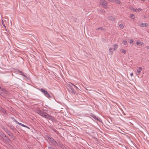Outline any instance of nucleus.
<instances>
[{"instance_id": "f257e3e1", "label": "nucleus", "mask_w": 149, "mask_h": 149, "mask_svg": "<svg viewBox=\"0 0 149 149\" xmlns=\"http://www.w3.org/2000/svg\"><path fill=\"white\" fill-rule=\"evenodd\" d=\"M37 113L48 119L52 120L54 119V117L44 112L43 111L38 110L37 111Z\"/></svg>"}, {"instance_id": "f03ea898", "label": "nucleus", "mask_w": 149, "mask_h": 149, "mask_svg": "<svg viewBox=\"0 0 149 149\" xmlns=\"http://www.w3.org/2000/svg\"><path fill=\"white\" fill-rule=\"evenodd\" d=\"M40 91L43 93V94L45 96L48 97H51V96L47 92V91L45 89L41 88L40 89Z\"/></svg>"}, {"instance_id": "7ed1b4c3", "label": "nucleus", "mask_w": 149, "mask_h": 149, "mask_svg": "<svg viewBox=\"0 0 149 149\" xmlns=\"http://www.w3.org/2000/svg\"><path fill=\"white\" fill-rule=\"evenodd\" d=\"M100 4L103 7L105 8L106 9L107 8V3L106 1L105 0H100Z\"/></svg>"}, {"instance_id": "20e7f679", "label": "nucleus", "mask_w": 149, "mask_h": 149, "mask_svg": "<svg viewBox=\"0 0 149 149\" xmlns=\"http://www.w3.org/2000/svg\"><path fill=\"white\" fill-rule=\"evenodd\" d=\"M48 139H49V142L52 143L54 146H57L58 145L56 142L52 137H48Z\"/></svg>"}, {"instance_id": "39448f33", "label": "nucleus", "mask_w": 149, "mask_h": 149, "mask_svg": "<svg viewBox=\"0 0 149 149\" xmlns=\"http://www.w3.org/2000/svg\"><path fill=\"white\" fill-rule=\"evenodd\" d=\"M67 87L69 89V91L72 93H75V91L70 84H68L67 85Z\"/></svg>"}, {"instance_id": "423d86ee", "label": "nucleus", "mask_w": 149, "mask_h": 149, "mask_svg": "<svg viewBox=\"0 0 149 149\" xmlns=\"http://www.w3.org/2000/svg\"><path fill=\"white\" fill-rule=\"evenodd\" d=\"M142 69V67H139L137 69V71L136 72V75L139 77V75L141 73V71Z\"/></svg>"}, {"instance_id": "0eeeda50", "label": "nucleus", "mask_w": 149, "mask_h": 149, "mask_svg": "<svg viewBox=\"0 0 149 149\" xmlns=\"http://www.w3.org/2000/svg\"><path fill=\"white\" fill-rule=\"evenodd\" d=\"M3 142L5 143H8L10 141V139L6 136V137H5L3 139H2Z\"/></svg>"}, {"instance_id": "6e6552de", "label": "nucleus", "mask_w": 149, "mask_h": 149, "mask_svg": "<svg viewBox=\"0 0 149 149\" xmlns=\"http://www.w3.org/2000/svg\"><path fill=\"white\" fill-rule=\"evenodd\" d=\"M0 136L2 139H3L5 137H6V135L2 132L0 131Z\"/></svg>"}, {"instance_id": "1a4fd4ad", "label": "nucleus", "mask_w": 149, "mask_h": 149, "mask_svg": "<svg viewBox=\"0 0 149 149\" xmlns=\"http://www.w3.org/2000/svg\"><path fill=\"white\" fill-rule=\"evenodd\" d=\"M109 54L111 55H112L113 54V52L114 51L112 47H110L109 49Z\"/></svg>"}, {"instance_id": "9d476101", "label": "nucleus", "mask_w": 149, "mask_h": 149, "mask_svg": "<svg viewBox=\"0 0 149 149\" xmlns=\"http://www.w3.org/2000/svg\"><path fill=\"white\" fill-rule=\"evenodd\" d=\"M1 90L5 94H6L7 95L9 94V92L8 91L6 90L4 88H2Z\"/></svg>"}, {"instance_id": "9b49d317", "label": "nucleus", "mask_w": 149, "mask_h": 149, "mask_svg": "<svg viewBox=\"0 0 149 149\" xmlns=\"http://www.w3.org/2000/svg\"><path fill=\"white\" fill-rule=\"evenodd\" d=\"M17 72L19 74H21L24 77H26V75L24 74L21 71L18 70L17 71Z\"/></svg>"}, {"instance_id": "f8f14e48", "label": "nucleus", "mask_w": 149, "mask_h": 149, "mask_svg": "<svg viewBox=\"0 0 149 149\" xmlns=\"http://www.w3.org/2000/svg\"><path fill=\"white\" fill-rule=\"evenodd\" d=\"M148 26V24L147 23H141V24L140 26L141 27H146Z\"/></svg>"}, {"instance_id": "ddd939ff", "label": "nucleus", "mask_w": 149, "mask_h": 149, "mask_svg": "<svg viewBox=\"0 0 149 149\" xmlns=\"http://www.w3.org/2000/svg\"><path fill=\"white\" fill-rule=\"evenodd\" d=\"M108 19L109 20H111L112 21H115V19L113 16H109L108 17Z\"/></svg>"}, {"instance_id": "4468645a", "label": "nucleus", "mask_w": 149, "mask_h": 149, "mask_svg": "<svg viewBox=\"0 0 149 149\" xmlns=\"http://www.w3.org/2000/svg\"><path fill=\"white\" fill-rule=\"evenodd\" d=\"M136 44L137 45H142L143 44V42H140L139 41H137L136 42Z\"/></svg>"}, {"instance_id": "2eb2a0df", "label": "nucleus", "mask_w": 149, "mask_h": 149, "mask_svg": "<svg viewBox=\"0 0 149 149\" xmlns=\"http://www.w3.org/2000/svg\"><path fill=\"white\" fill-rule=\"evenodd\" d=\"M2 128L6 133H7L9 131V130H8L7 128L5 127H3Z\"/></svg>"}, {"instance_id": "dca6fc26", "label": "nucleus", "mask_w": 149, "mask_h": 149, "mask_svg": "<svg viewBox=\"0 0 149 149\" xmlns=\"http://www.w3.org/2000/svg\"><path fill=\"white\" fill-rule=\"evenodd\" d=\"M113 50L114 51L117 49V48H118V45H117L116 44H114L113 45Z\"/></svg>"}, {"instance_id": "f3484780", "label": "nucleus", "mask_w": 149, "mask_h": 149, "mask_svg": "<svg viewBox=\"0 0 149 149\" xmlns=\"http://www.w3.org/2000/svg\"><path fill=\"white\" fill-rule=\"evenodd\" d=\"M7 133L8 135L11 136V137L13 136V135L9 131Z\"/></svg>"}, {"instance_id": "a211bd4d", "label": "nucleus", "mask_w": 149, "mask_h": 149, "mask_svg": "<svg viewBox=\"0 0 149 149\" xmlns=\"http://www.w3.org/2000/svg\"><path fill=\"white\" fill-rule=\"evenodd\" d=\"M1 111L2 112H3V113L4 114H5V113H6V111L4 109H3V108H1Z\"/></svg>"}, {"instance_id": "6ab92c4d", "label": "nucleus", "mask_w": 149, "mask_h": 149, "mask_svg": "<svg viewBox=\"0 0 149 149\" xmlns=\"http://www.w3.org/2000/svg\"><path fill=\"white\" fill-rule=\"evenodd\" d=\"M100 30L102 31H104V28L102 27H100L98 28L97 29H96V30Z\"/></svg>"}, {"instance_id": "aec40b11", "label": "nucleus", "mask_w": 149, "mask_h": 149, "mask_svg": "<svg viewBox=\"0 0 149 149\" xmlns=\"http://www.w3.org/2000/svg\"><path fill=\"white\" fill-rule=\"evenodd\" d=\"M114 1L118 5L120 4V1L118 0H115Z\"/></svg>"}, {"instance_id": "412c9836", "label": "nucleus", "mask_w": 149, "mask_h": 149, "mask_svg": "<svg viewBox=\"0 0 149 149\" xmlns=\"http://www.w3.org/2000/svg\"><path fill=\"white\" fill-rule=\"evenodd\" d=\"M130 18H131L132 19H134L135 18L134 15L133 14H130Z\"/></svg>"}, {"instance_id": "4be33fe9", "label": "nucleus", "mask_w": 149, "mask_h": 149, "mask_svg": "<svg viewBox=\"0 0 149 149\" xmlns=\"http://www.w3.org/2000/svg\"><path fill=\"white\" fill-rule=\"evenodd\" d=\"M119 26L120 28L123 29L124 28V25L122 24H120L119 25Z\"/></svg>"}, {"instance_id": "5701e85b", "label": "nucleus", "mask_w": 149, "mask_h": 149, "mask_svg": "<svg viewBox=\"0 0 149 149\" xmlns=\"http://www.w3.org/2000/svg\"><path fill=\"white\" fill-rule=\"evenodd\" d=\"M120 51H121L122 52H123V53L124 54H125L126 52V50L124 49H121L120 50Z\"/></svg>"}, {"instance_id": "b1692460", "label": "nucleus", "mask_w": 149, "mask_h": 149, "mask_svg": "<svg viewBox=\"0 0 149 149\" xmlns=\"http://www.w3.org/2000/svg\"><path fill=\"white\" fill-rule=\"evenodd\" d=\"M70 84L72 85L76 89V90H77L78 88V87H77V86H75V85L73 84H72V83H70Z\"/></svg>"}, {"instance_id": "393cba45", "label": "nucleus", "mask_w": 149, "mask_h": 149, "mask_svg": "<svg viewBox=\"0 0 149 149\" xmlns=\"http://www.w3.org/2000/svg\"><path fill=\"white\" fill-rule=\"evenodd\" d=\"M127 43V41L126 40H124L123 42V43L124 45H126Z\"/></svg>"}, {"instance_id": "a878e982", "label": "nucleus", "mask_w": 149, "mask_h": 149, "mask_svg": "<svg viewBox=\"0 0 149 149\" xmlns=\"http://www.w3.org/2000/svg\"><path fill=\"white\" fill-rule=\"evenodd\" d=\"M92 117L95 119H97V117H96V116L95 115H93L92 116Z\"/></svg>"}, {"instance_id": "bb28decb", "label": "nucleus", "mask_w": 149, "mask_h": 149, "mask_svg": "<svg viewBox=\"0 0 149 149\" xmlns=\"http://www.w3.org/2000/svg\"><path fill=\"white\" fill-rule=\"evenodd\" d=\"M141 10V9L139 8L138 9H136V12H139Z\"/></svg>"}, {"instance_id": "cd10ccee", "label": "nucleus", "mask_w": 149, "mask_h": 149, "mask_svg": "<svg viewBox=\"0 0 149 149\" xmlns=\"http://www.w3.org/2000/svg\"><path fill=\"white\" fill-rule=\"evenodd\" d=\"M2 23L3 25L6 28V27L5 26V25L3 21V20H2Z\"/></svg>"}, {"instance_id": "c85d7f7f", "label": "nucleus", "mask_w": 149, "mask_h": 149, "mask_svg": "<svg viewBox=\"0 0 149 149\" xmlns=\"http://www.w3.org/2000/svg\"><path fill=\"white\" fill-rule=\"evenodd\" d=\"M22 127H27L28 128H29V127H27L25 125L23 124H22Z\"/></svg>"}, {"instance_id": "c756f323", "label": "nucleus", "mask_w": 149, "mask_h": 149, "mask_svg": "<svg viewBox=\"0 0 149 149\" xmlns=\"http://www.w3.org/2000/svg\"><path fill=\"white\" fill-rule=\"evenodd\" d=\"M133 42V40L132 39L130 40V43L131 44V43H132Z\"/></svg>"}, {"instance_id": "7c9ffc66", "label": "nucleus", "mask_w": 149, "mask_h": 149, "mask_svg": "<svg viewBox=\"0 0 149 149\" xmlns=\"http://www.w3.org/2000/svg\"><path fill=\"white\" fill-rule=\"evenodd\" d=\"M132 10L134 11H135V12H136V9L134 8H133L132 9Z\"/></svg>"}, {"instance_id": "2f4dec72", "label": "nucleus", "mask_w": 149, "mask_h": 149, "mask_svg": "<svg viewBox=\"0 0 149 149\" xmlns=\"http://www.w3.org/2000/svg\"><path fill=\"white\" fill-rule=\"evenodd\" d=\"M48 148L49 149H54L53 148L51 147H49Z\"/></svg>"}, {"instance_id": "473e14b6", "label": "nucleus", "mask_w": 149, "mask_h": 149, "mask_svg": "<svg viewBox=\"0 0 149 149\" xmlns=\"http://www.w3.org/2000/svg\"><path fill=\"white\" fill-rule=\"evenodd\" d=\"M133 72H131V73H130V75L131 76H132L133 75Z\"/></svg>"}, {"instance_id": "72a5a7b5", "label": "nucleus", "mask_w": 149, "mask_h": 149, "mask_svg": "<svg viewBox=\"0 0 149 149\" xmlns=\"http://www.w3.org/2000/svg\"><path fill=\"white\" fill-rule=\"evenodd\" d=\"M17 123H18V124H19V125H21V126H22V123H19V122H17Z\"/></svg>"}, {"instance_id": "f704fd0d", "label": "nucleus", "mask_w": 149, "mask_h": 149, "mask_svg": "<svg viewBox=\"0 0 149 149\" xmlns=\"http://www.w3.org/2000/svg\"><path fill=\"white\" fill-rule=\"evenodd\" d=\"M17 123H18V124H19V125H21V126H22V123H19V122H17Z\"/></svg>"}, {"instance_id": "c9c22d12", "label": "nucleus", "mask_w": 149, "mask_h": 149, "mask_svg": "<svg viewBox=\"0 0 149 149\" xmlns=\"http://www.w3.org/2000/svg\"><path fill=\"white\" fill-rule=\"evenodd\" d=\"M100 11H101V12H103V13L104 12V10H102H102H100Z\"/></svg>"}, {"instance_id": "e433bc0d", "label": "nucleus", "mask_w": 149, "mask_h": 149, "mask_svg": "<svg viewBox=\"0 0 149 149\" xmlns=\"http://www.w3.org/2000/svg\"><path fill=\"white\" fill-rule=\"evenodd\" d=\"M11 129H12V130H14V129H15V128L13 126L12 127H11Z\"/></svg>"}, {"instance_id": "4c0bfd02", "label": "nucleus", "mask_w": 149, "mask_h": 149, "mask_svg": "<svg viewBox=\"0 0 149 149\" xmlns=\"http://www.w3.org/2000/svg\"><path fill=\"white\" fill-rule=\"evenodd\" d=\"M146 48L147 49H149V46H146Z\"/></svg>"}, {"instance_id": "58836bf2", "label": "nucleus", "mask_w": 149, "mask_h": 149, "mask_svg": "<svg viewBox=\"0 0 149 149\" xmlns=\"http://www.w3.org/2000/svg\"><path fill=\"white\" fill-rule=\"evenodd\" d=\"M1 95L3 97H4V94H1Z\"/></svg>"}, {"instance_id": "ea45409f", "label": "nucleus", "mask_w": 149, "mask_h": 149, "mask_svg": "<svg viewBox=\"0 0 149 149\" xmlns=\"http://www.w3.org/2000/svg\"><path fill=\"white\" fill-rule=\"evenodd\" d=\"M142 1H145L146 0H141Z\"/></svg>"}, {"instance_id": "a19ab883", "label": "nucleus", "mask_w": 149, "mask_h": 149, "mask_svg": "<svg viewBox=\"0 0 149 149\" xmlns=\"http://www.w3.org/2000/svg\"><path fill=\"white\" fill-rule=\"evenodd\" d=\"M2 89L1 87L0 86V90H1Z\"/></svg>"}, {"instance_id": "79ce46f5", "label": "nucleus", "mask_w": 149, "mask_h": 149, "mask_svg": "<svg viewBox=\"0 0 149 149\" xmlns=\"http://www.w3.org/2000/svg\"><path fill=\"white\" fill-rule=\"evenodd\" d=\"M56 130H55V131H55V132H56Z\"/></svg>"}]
</instances>
